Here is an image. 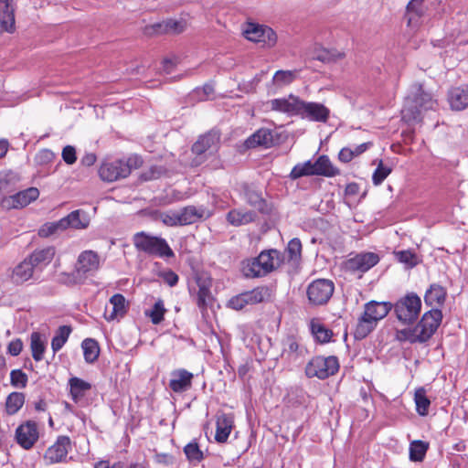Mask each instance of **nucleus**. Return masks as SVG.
<instances>
[{"label":"nucleus","mask_w":468,"mask_h":468,"mask_svg":"<svg viewBox=\"0 0 468 468\" xmlns=\"http://www.w3.org/2000/svg\"><path fill=\"white\" fill-rule=\"evenodd\" d=\"M101 267V259L97 251L82 250L77 257L73 271L60 272L58 282L68 286L83 284L89 277L98 272Z\"/></svg>","instance_id":"f257e3e1"},{"label":"nucleus","mask_w":468,"mask_h":468,"mask_svg":"<svg viewBox=\"0 0 468 468\" xmlns=\"http://www.w3.org/2000/svg\"><path fill=\"white\" fill-rule=\"evenodd\" d=\"M282 263V257L277 250H263L257 258L242 262V271L246 277L264 276L278 269Z\"/></svg>","instance_id":"f03ea898"},{"label":"nucleus","mask_w":468,"mask_h":468,"mask_svg":"<svg viewBox=\"0 0 468 468\" xmlns=\"http://www.w3.org/2000/svg\"><path fill=\"white\" fill-rule=\"evenodd\" d=\"M142 165L143 159L137 154H133L124 159L103 162L100 166L99 175L103 181L113 182L127 177Z\"/></svg>","instance_id":"7ed1b4c3"},{"label":"nucleus","mask_w":468,"mask_h":468,"mask_svg":"<svg viewBox=\"0 0 468 468\" xmlns=\"http://www.w3.org/2000/svg\"><path fill=\"white\" fill-rule=\"evenodd\" d=\"M390 308L387 303L370 302L367 303L364 314L356 327V337L365 338L375 328L377 323L388 315Z\"/></svg>","instance_id":"20e7f679"},{"label":"nucleus","mask_w":468,"mask_h":468,"mask_svg":"<svg viewBox=\"0 0 468 468\" xmlns=\"http://www.w3.org/2000/svg\"><path fill=\"white\" fill-rule=\"evenodd\" d=\"M413 97L409 98L401 111L402 119L406 122H413L420 118L422 111L433 109L437 105L431 94L423 90L421 84L415 86Z\"/></svg>","instance_id":"39448f33"},{"label":"nucleus","mask_w":468,"mask_h":468,"mask_svg":"<svg viewBox=\"0 0 468 468\" xmlns=\"http://www.w3.org/2000/svg\"><path fill=\"white\" fill-rule=\"evenodd\" d=\"M133 244L138 250L150 255L161 258H172L175 256L172 249L164 239L151 236L144 232L134 235Z\"/></svg>","instance_id":"423d86ee"},{"label":"nucleus","mask_w":468,"mask_h":468,"mask_svg":"<svg viewBox=\"0 0 468 468\" xmlns=\"http://www.w3.org/2000/svg\"><path fill=\"white\" fill-rule=\"evenodd\" d=\"M420 298L412 292L399 299L394 306L397 318L404 324L414 322L420 314Z\"/></svg>","instance_id":"0eeeda50"},{"label":"nucleus","mask_w":468,"mask_h":468,"mask_svg":"<svg viewBox=\"0 0 468 468\" xmlns=\"http://www.w3.org/2000/svg\"><path fill=\"white\" fill-rule=\"evenodd\" d=\"M339 369L338 359L335 356H315L306 366V375L309 378L324 379L335 375Z\"/></svg>","instance_id":"6e6552de"},{"label":"nucleus","mask_w":468,"mask_h":468,"mask_svg":"<svg viewBox=\"0 0 468 468\" xmlns=\"http://www.w3.org/2000/svg\"><path fill=\"white\" fill-rule=\"evenodd\" d=\"M335 291L334 282L327 279L312 282L306 290L308 301L312 305H324L331 299Z\"/></svg>","instance_id":"1a4fd4ad"},{"label":"nucleus","mask_w":468,"mask_h":468,"mask_svg":"<svg viewBox=\"0 0 468 468\" xmlns=\"http://www.w3.org/2000/svg\"><path fill=\"white\" fill-rule=\"evenodd\" d=\"M243 34L248 40L260 43L265 48H272L277 43L276 33L266 26L249 23Z\"/></svg>","instance_id":"9d476101"},{"label":"nucleus","mask_w":468,"mask_h":468,"mask_svg":"<svg viewBox=\"0 0 468 468\" xmlns=\"http://www.w3.org/2000/svg\"><path fill=\"white\" fill-rule=\"evenodd\" d=\"M442 319V314L439 309H432L422 316L415 326L419 342H425L435 333Z\"/></svg>","instance_id":"9b49d317"},{"label":"nucleus","mask_w":468,"mask_h":468,"mask_svg":"<svg viewBox=\"0 0 468 468\" xmlns=\"http://www.w3.org/2000/svg\"><path fill=\"white\" fill-rule=\"evenodd\" d=\"M39 429L36 421L26 420L16 430V443L24 450L32 449L39 439Z\"/></svg>","instance_id":"f8f14e48"},{"label":"nucleus","mask_w":468,"mask_h":468,"mask_svg":"<svg viewBox=\"0 0 468 468\" xmlns=\"http://www.w3.org/2000/svg\"><path fill=\"white\" fill-rule=\"evenodd\" d=\"M269 290L266 287H257L250 292H245L232 297L228 305L234 310H242L247 305H253L264 302L269 297Z\"/></svg>","instance_id":"ddd939ff"},{"label":"nucleus","mask_w":468,"mask_h":468,"mask_svg":"<svg viewBox=\"0 0 468 468\" xmlns=\"http://www.w3.org/2000/svg\"><path fill=\"white\" fill-rule=\"evenodd\" d=\"M38 197L39 190L37 187H29L13 196L3 197L0 205L7 210L23 208L37 200Z\"/></svg>","instance_id":"4468645a"},{"label":"nucleus","mask_w":468,"mask_h":468,"mask_svg":"<svg viewBox=\"0 0 468 468\" xmlns=\"http://www.w3.org/2000/svg\"><path fill=\"white\" fill-rule=\"evenodd\" d=\"M379 261V256L374 252H363L355 255L345 262L346 270L353 272H366Z\"/></svg>","instance_id":"2eb2a0df"},{"label":"nucleus","mask_w":468,"mask_h":468,"mask_svg":"<svg viewBox=\"0 0 468 468\" xmlns=\"http://www.w3.org/2000/svg\"><path fill=\"white\" fill-rule=\"evenodd\" d=\"M70 447V439L68 436H59L56 442L47 450L44 458L51 464L61 463L66 460Z\"/></svg>","instance_id":"dca6fc26"},{"label":"nucleus","mask_w":468,"mask_h":468,"mask_svg":"<svg viewBox=\"0 0 468 468\" xmlns=\"http://www.w3.org/2000/svg\"><path fill=\"white\" fill-rule=\"evenodd\" d=\"M195 282L198 288L197 292V305L199 308L205 309L213 299L210 291L212 286L211 277L206 272H197Z\"/></svg>","instance_id":"f3484780"},{"label":"nucleus","mask_w":468,"mask_h":468,"mask_svg":"<svg viewBox=\"0 0 468 468\" xmlns=\"http://www.w3.org/2000/svg\"><path fill=\"white\" fill-rule=\"evenodd\" d=\"M267 105L271 111L286 113L288 115L300 114L301 100L291 94L285 98H278L271 100Z\"/></svg>","instance_id":"a211bd4d"},{"label":"nucleus","mask_w":468,"mask_h":468,"mask_svg":"<svg viewBox=\"0 0 468 468\" xmlns=\"http://www.w3.org/2000/svg\"><path fill=\"white\" fill-rule=\"evenodd\" d=\"M330 111L322 103L301 101L300 114L311 121L325 122Z\"/></svg>","instance_id":"6ab92c4d"},{"label":"nucleus","mask_w":468,"mask_h":468,"mask_svg":"<svg viewBox=\"0 0 468 468\" xmlns=\"http://www.w3.org/2000/svg\"><path fill=\"white\" fill-rule=\"evenodd\" d=\"M110 304L112 305V310L110 312L106 310L104 313V318L109 322L119 321L129 310V303L121 293L112 295L110 298Z\"/></svg>","instance_id":"aec40b11"},{"label":"nucleus","mask_w":468,"mask_h":468,"mask_svg":"<svg viewBox=\"0 0 468 468\" xmlns=\"http://www.w3.org/2000/svg\"><path fill=\"white\" fill-rule=\"evenodd\" d=\"M193 374L186 369H177L171 373L169 388L176 393L188 390L192 386Z\"/></svg>","instance_id":"412c9836"},{"label":"nucleus","mask_w":468,"mask_h":468,"mask_svg":"<svg viewBox=\"0 0 468 468\" xmlns=\"http://www.w3.org/2000/svg\"><path fill=\"white\" fill-rule=\"evenodd\" d=\"M34 268L32 263L26 258L23 261L13 268L9 278L16 285L23 284L33 277Z\"/></svg>","instance_id":"4be33fe9"},{"label":"nucleus","mask_w":468,"mask_h":468,"mask_svg":"<svg viewBox=\"0 0 468 468\" xmlns=\"http://www.w3.org/2000/svg\"><path fill=\"white\" fill-rule=\"evenodd\" d=\"M448 101L453 111H463L467 108L468 86L452 88L448 93Z\"/></svg>","instance_id":"5701e85b"},{"label":"nucleus","mask_w":468,"mask_h":468,"mask_svg":"<svg viewBox=\"0 0 468 468\" xmlns=\"http://www.w3.org/2000/svg\"><path fill=\"white\" fill-rule=\"evenodd\" d=\"M234 423V417L232 414L221 413L217 417V430L215 439L218 442L227 441Z\"/></svg>","instance_id":"b1692460"},{"label":"nucleus","mask_w":468,"mask_h":468,"mask_svg":"<svg viewBox=\"0 0 468 468\" xmlns=\"http://www.w3.org/2000/svg\"><path fill=\"white\" fill-rule=\"evenodd\" d=\"M312 166L314 176L334 177L340 175V170L333 165L326 155H320L315 161H312Z\"/></svg>","instance_id":"393cba45"},{"label":"nucleus","mask_w":468,"mask_h":468,"mask_svg":"<svg viewBox=\"0 0 468 468\" xmlns=\"http://www.w3.org/2000/svg\"><path fill=\"white\" fill-rule=\"evenodd\" d=\"M178 213L180 218V226L194 224L208 216L204 207H197L195 206H187L178 210Z\"/></svg>","instance_id":"a878e982"},{"label":"nucleus","mask_w":468,"mask_h":468,"mask_svg":"<svg viewBox=\"0 0 468 468\" xmlns=\"http://www.w3.org/2000/svg\"><path fill=\"white\" fill-rule=\"evenodd\" d=\"M310 329L314 339L320 344L330 342L334 335L333 331L320 318L311 319Z\"/></svg>","instance_id":"bb28decb"},{"label":"nucleus","mask_w":468,"mask_h":468,"mask_svg":"<svg viewBox=\"0 0 468 468\" xmlns=\"http://www.w3.org/2000/svg\"><path fill=\"white\" fill-rule=\"evenodd\" d=\"M425 0H411L406 8L408 26L413 28L419 27V21L424 14Z\"/></svg>","instance_id":"cd10ccee"},{"label":"nucleus","mask_w":468,"mask_h":468,"mask_svg":"<svg viewBox=\"0 0 468 468\" xmlns=\"http://www.w3.org/2000/svg\"><path fill=\"white\" fill-rule=\"evenodd\" d=\"M70 396L74 402L79 403L91 389V384L77 377L69 380Z\"/></svg>","instance_id":"c85d7f7f"},{"label":"nucleus","mask_w":468,"mask_h":468,"mask_svg":"<svg viewBox=\"0 0 468 468\" xmlns=\"http://www.w3.org/2000/svg\"><path fill=\"white\" fill-rule=\"evenodd\" d=\"M56 254L55 248L47 247L41 250H35L27 259L32 263L33 268L42 267L49 264L54 259Z\"/></svg>","instance_id":"c756f323"},{"label":"nucleus","mask_w":468,"mask_h":468,"mask_svg":"<svg viewBox=\"0 0 468 468\" xmlns=\"http://www.w3.org/2000/svg\"><path fill=\"white\" fill-rule=\"evenodd\" d=\"M273 143L271 131L261 128L246 140L248 147L265 146L270 147Z\"/></svg>","instance_id":"7c9ffc66"},{"label":"nucleus","mask_w":468,"mask_h":468,"mask_svg":"<svg viewBox=\"0 0 468 468\" xmlns=\"http://www.w3.org/2000/svg\"><path fill=\"white\" fill-rule=\"evenodd\" d=\"M64 221V229L72 228L76 229H84L88 228L90 219L85 213L75 210L69 213L67 217L62 218Z\"/></svg>","instance_id":"2f4dec72"},{"label":"nucleus","mask_w":468,"mask_h":468,"mask_svg":"<svg viewBox=\"0 0 468 468\" xmlns=\"http://www.w3.org/2000/svg\"><path fill=\"white\" fill-rule=\"evenodd\" d=\"M447 292L444 287L439 284L431 285L424 296L425 303L431 306H441L444 303Z\"/></svg>","instance_id":"473e14b6"},{"label":"nucleus","mask_w":468,"mask_h":468,"mask_svg":"<svg viewBox=\"0 0 468 468\" xmlns=\"http://www.w3.org/2000/svg\"><path fill=\"white\" fill-rule=\"evenodd\" d=\"M227 218L231 225L241 226L252 222L256 218V214L252 211L233 209L228 213Z\"/></svg>","instance_id":"72a5a7b5"},{"label":"nucleus","mask_w":468,"mask_h":468,"mask_svg":"<svg viewBox=\"0 0 468 468\" xmlns=\"http://www.w3.org/2000/svg\"><path fill=\"white\" fill-rule=\"evenodd\" d=\"M26 396L22 392L10 393L5 402V410L7 415H14L24 406Z\"/></svg>","instance_id":"f704fd0d"},{"label":"nucleus","mask_w":468,"mask_h":468,"mask_svg":"<svg viewBox=\"0 0 468 468\" xmlns=\"http://www.w3.org/2000/svg\"><path fill=\"white\" fill-rule=\"evenodd\" d=\"M414 400L417 412L420 416H426L429 413L431 400L423 388H420L415 391Z\"/></svg>","instance_id":"c9c22d12"},{"label":"nucleus","mask_w":468,"mask_h":468,"mask_svg":"<svg viewBox=\"0 0 468 468\" xmlns=\"http://www.w3.org/2000/svg\"><path fill=\"white\" fill-rule=\"evenodd\" d=\"M217 137L212 134L201 136L192 146V151L196 154H202L217 144Z\"/></svg>","instance_id":"e433bc0d"},{"label":"nucleus","mask_w":468,"mask_h":468,"mask_svg":"<svg viewBox=\"0 0 468 468\" xmlns=\"http://www.w3.org/2000/svg\"><path fill=\"white\" fill-rule=\"evenodd\" d=\"M30 347L33 358L36 361H40L43 358L46 346L39 333L34 332L31 334Z\"/></svg>","instance_id":"4c0bfd02"},{"label":"nucleus","mask_w":468,"mask_h":468,"mask_svg":"<svg viewBox=\"0 0 468 468\" xmlns=\"http://www.w3.org/2000/svg\"><path fill=\"white\" fill-rule=\"evenodd\" d=\"M82 349L86 362L93 363L97 360L100 354V347L95 340L90 338L85 339L82 342Z\"/></svg>","instance_id":"58836bf2"},{"label":"nucleus","mask_w":468,"mask_h":468,"mask_svg":"<svg viewBox=\"0 0 468 468\" xmlns=\"http://www.w3.org/2000/svg\"><path fill=\"white\" fill-rule=\"evenodd\" d=\"M394 255L400 263L408 268H413L420 262V258L410 250L394 251Z\"/></svg>","instance_id":"ea45409f"},{"label":"nucleus","mask_w":468,"mask_h":468,"mask_svg":"<svg viewBox=\"0 0 468 468\" xmlns=\"http://www.w3.org/2000/svg\"><path fill=\"white\" fill-rule=\"evenodd\" d=\"M297 70H278L272 78V83L278 87L289 85L297 78Z\"/></svg>","instance_id":"a19ab883"},{"label":"nucleus","mask_w":468,"mask_h":468,"mask_svg":"<svg viewBox=\"0 0 468 468\" xmlns=\"http://www.w3.org/2000/svg\"><path fill=\"white\" fill-rule=\"evenodd\" d=\"M429 448V443L422 441H414L410 446V458L411 461H422Z\"/></svg>","instance_id":"79ce46f5"},{"label":"nucleus","mask_w":468,"mask_h":468,"mask_svg":"<svg viewBox=\"0 0 468 468\" xmlns=\"http://www.w3.org/2000/svg\"><path fill=\"white\" fill-rule=\"evenodd\" d=\"M166 309L165 308L164 302L157 300L153 308L145 311V315L148 316L154 324H159L163 322Z\"/></svg>","instance_id":"37998d69"},{"label":"nucleus","mask_w":468,"mask_h":468,"mask_svg":"<svg viewBox=\"0 0 468 468\" xmlns=\"http://www.w3.org/2000/svg\"><path fill=\"white\" fill-rule=\"evenodd\" d=\"M70 333L71 328L68 325H62L58 327L56 335L52 338L51 342V346L54 352L58 351L64 346Z\"/></svg>","instance_id":"c03bdc74"},{"label":"nucleus","mask_w":468,"mask_h":468,"mask_svg":"<svg viewBox=\"0 0 468 468\" xmlns=\"http://www.w3.org/2000/svg\"><path fill=\"white\" fill-rule=\"evenodd\" d=\"M311 176H314L311 160L296 165L290 173V178L292 180Z\"/></svg>","instance_id":"a18cd8bd"},{"label":"nucleus","mask_w":468,"mask_h":468,"mask_svg":"<svg viewBox=\"0 0 468 468\" xmlns=\"http://www.w3.org/2000/svg\"><path fill=\"white\" fill-rule=\"evenodd\" d=\"M63 224L62 218L55 222H48L39 229L38 235L41 238H48L58 231L65 230Z\"/></svg>","instance_id":"49530a36"},{"label":"nucleus","mask_w":468,"mask_h":468,"mask_svg":"<svg viewBox=\"0 0 468 468\" xmlns=\"http://www.w3.org/2000/svg\"><path fill=\"white\" fill-rule=\"evenodd\" d=\"M185 454L189 462L199 463L204 458L202 451L197 442H190L184 448Z\"/></svg>","instance_id":"de8ad7c7"},{"label":"nucleus","mask_w":468,"mask_h":468,"mask_svg":"<svg viewBox=\"0 0 468 468\" xmlns=\"http://www.w3.org/2000/svg\"><path fill=\"white\" fill-rule=\"evenodd\" d=\"M391 171V167L385 165L382 160H378V167L372 176L374 185H380L390 175Z\"/></svg>","instance_id":"09e8293b"},{"label":"nucleus","mask_w":468,"mask_h":468,"mask_svg":"<svg viewBox=\"0 0 468 468\" xmlns=\"http://www.w3.org/2000/svg\"><path fill=\"white\" fill-rule=\"evenodd\" d=\"M28 377L20 369L10 372V383L16 388H25L27 386Z\"/></svg>","instance_id":"8fccbe9b"},{"label":"nucleus","mask_w":468,"mask_h":468,"mask_svg":"<svg viewBox=\"0 0 468 468\" xmlns=\"http://www.w3.org/2000/svg\"><path fill=\"white\" fill-rule=\"evenodd\" d=\"M165 225L169 227L180 226V218L178 210L160 212L156 216Z\"/></svg>","instance_id":"3c124183"},{"label":"nucleus","mask_w":468,"mask_h":468,"mask_svg":"<svg viewBox=\"0 0 468 468\" xmlns=\"http://www.w3.org/2000/svg\"><path fill=\"white\" fill-rule=\"evenodd\" d=\"M16 176L12 174L0 175V197L15 190Z\"/></svg>","instance_id":"603ef678"},{"label":"nucleus","mask_w":468,"mask_h":468,"mask_svg":"<svg viewBox=\"0 0 468 468\" xmlns=\"http://www.w3.org/2000/svg\"><path fill=\"white\" fill-rule=\"evenodd\" d=\"M0 25L4 31L12 33L16 29L15 13L5 12L0 14Z\"/></svg>","instance_id":"864d4df0"},{"label":"nucleus","mask_w":468,"mask_h":468,"mask_svg":"<svg viewBox=\"0 0 468 468\" xmlns=\"http://www.w3.org/2000/svg\"><path fill=\"white\" fill-rule=\"evenodd\" d=\"M158 27H163V31L165 33L179 34L186 29V23L184 21L168 20Z\"/></svg>","instance_id":"5fc2aeb1"},{"label":"nucleus","mask_w":468,"mask_h":468,"mask_svg":"<svg viewBox=\"0 0 468 468\" xmlns=\"http://www.w3.org/2000/svg\"><path fill=\"white\" fill-rule=\"evenodd\" d=\"M55 159V154L48 149L39 151L35 157V161L39 165H46L53 162Z\"/></svg>","instance_id":"6e6d98bb"},{"label":"nucleus","mask_w":468,"mask_h":468,"mask_svg":"<svg viewBox=\"0 0 468 468\" xmlns=\"http://www.w3.org/2000/svg\"><path fill=\"white\" fill-rule=\"evenodd\" d=\"M417 333L415 327L411 329H403L397 332V338L401 341H410L411 343L419 342L417 338Z\"/></svg>","instance_id":"4d7b16f0"},{"label":"nucleus","mask_w":468,"mask_h":468,"mask_svg":"<svg viewBox=\"0 0 468 468\" xmlns=\"http://www.w3.org/2000/svg\"><path fill=\"white\" fill-rule=\"evenodd\" d=\"M62 159L67 165H73L77 160V153L74 146L67 145L62 150Z\"/></svg>","instance_id":"13d9d810"},{"label":"nucleus","mask_w":468,"mask_h":468,"mask_svg":"<svg viewBox=\"0 0 468 468\" xmlns=\"http://www.w3.org/2000/svg\"><path fill=\"white\" fill-rule=\"evenodd\" d=\"M288 253L291 259H297L301 255L302 244L299 239H293L288 243Z\"/></svg>","instance_id":"bf43d9fd"},{"label":"nucleus","mask_w":468,"mask_h":468,"mask_svg":"<svg viewBox=\"0 0 468 468\" xmlns=\"http://www.w3.org/2000/svg\"><path fill=\"white\" fill-rule=\"evenodd\" d=\"M23 349V343L21 339L17 338L11 341L7 346V352L13 356H18Z\"/></svg>","instance_id":"052dcab7"},{"label":"nucleus","mask_w":468,"mask_h":468,"mask_svg":"<svg viewBox=\"0 0 468 468\" xmlns=\"http://www.w3.org/2000/svg\"><path fill=\"white\" fill-rule=\"evenodd\" d=\"M359 193V186L356 183H349L346 185L345 189V197L346 198H351L357 196Z\"/></svg>","instance_id":"680f3d73"},{"label":"nucleus","mask_w":468,"mask_h":468,"mask_svg":"<svg viewBox=\"0 0 468 468\" xmlns=\"http://www.w3.org/2000/svg\"><path fill=\"white\" fill-rule=\"evenodd\" d=\"M338 158L343 163L350 162L354 157L353 150L347 147L341 149L338 154Z\"/></svg>","instance_id":"e2e57ef3"},{"label":"nucleus","mask_w":468,"mask_h":468,"mask_svg":"<svg viewBox=\"0 0 468 468\" xmlns=\"http://www.w3.org/2000/svg\"><path fill=\"white\" fill-rule=\"evenodd\" d=\"M164 281L170 286H175L178 282V276L172 271H165L162 274Z\"/></svg>","instance_id":"0e129e2a"},{"label":"nucleus","mask_w":468,"mask_h":468,"mask_svg":"<svg viewBox=\"0 0 468 468\" xmlns=\"http://www.w3.org/2000/svg\"><path fill=\"white\" fill-rule=\"evenodd\" d=\"M96 161H97V156L95 154L87 153L82 156L80 163H81V165H83L85 166H91L96 163Z\"/></svg>","instance_id":"69168bd1"},{"label":"nucleus","mask_w":468,"mask_h":468,"mask_svg":"<svg viewBox=\"0 0 468 468\" xmlns=\"http://www.w3.org/2000/svg\"><path fill=\"white\" fill-rule=\"evenodd\" d=\"M14 11L13 0H0V14Z\"/></svg>","instance_id":"338daca9"},{"label":"nucleus","mask_w":468,"mask_h":468,"mask_svg":"<svg viewBox=\"0 0 468 468\" xmlns=\"http://www.w3.org/2000/svg\"><path fill=\"white\" fill-rule=\"evenodd\" d=\"M370 145H371V143H365V144H362L356 146L353 150L354 157L358 156L361 154H363Z\"/></svg>","instance_id":"774afa93"}]
</instances>
